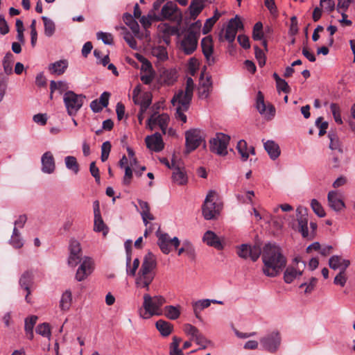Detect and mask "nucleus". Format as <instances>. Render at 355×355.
<instances>
[{
  "label": "nucleus",
  "mask_w": 355,
  "mask_h": 355,
  "mask_svg": "<svg viewBox=\"0 0 355 355\" xmlns=\"http://www.w3.org/2000/svg\"><path fill=\"white\" fill-rule=\"evenodd\" d=\"M261 254L263 263L262 271L267 277H277L286 266L287 259L282 249L275 243H266Z\"/></svg>",
  "instance_id": "f257e3e1"
},
{
  "label": "nucleus",
  "mask_w": 355,
  "mask_h": 355,
  "mask_svg": "<svg viewBox=\"0 0 355 355\" xmlns=\"http://www.w3.org/2000/svg\"><path fill=\"white\" fill-rule=\"evenodd\" d=\"M157 261L155 255L149 252L144 257L143 263L138 272L135 284L138 288L149 291L150 284L155 277Z\"/></svg>",
  "instance_id": "f03ea898"
},
{
  "label": "nucleus",
  "mask_w": 355,
  "mask_h": 355,
  "mask_svg": "<svg viewBox=\"0 0 355 355\" xmlns=\"http://www.w3.org/2000/svg\"><path fill=\"white\" fill-rule=\"evenodd\" d=\"M166 299L162 295L150 296L149 294L144 295L143 308L139 310V314L144 319H148L153 315H161L163 311L161 307L166 303Z\"/></svg>",
  "instance_id": "7ed1b4c3"
},
{
  "label": "nucleus",
  "mask_w": 355,
  "mask_h": 355,
  "mask_svg": "<svg viewBox=\"0 0 355 355\" xmlns=\"http://www.w3.org/2000/svg\"><path fill=\"white\" fill-rule=\"evenodd\" d=\"M193 94L187 93L183 89H180L175 93L171 102L175 110V118L178 120L186 123L187 116L184 112H187L191 105Z\"/></svg>",
  "instance_id": "20e7f679"
},
{
  "label": "nucleus",
  "mask_w": 355,
  "mask_h": 355,
  "mask_svg": "<svg viewBox=\"0 0 355 355\" xmlns=\"http://www.w3.org/2000/svg\"><path fill=\"white\" fill-rule=\"evenodd\" d=\"M216 195L214 191H209L202 205V215L206 220L216 218L222 209V205L214 201Z\"/></svg>",
  "instance_id": "39448f33"
},
{
  "label": "nucleus",
  "mask_w": 355,
  "mask_h": 355,
  "mask_svg": "<svg viewBox=\"0 0 355 355\" xmlns=\"http://www.w3.org/2000/svg\"><path fill=\"white\" fill-rule=\"evenodd\" d=\"M85 96L77 94L73 91H67L64 94L63 101L67 113L70 116H75L82 107Z\"/></svg>",
  "instance_id": "423d86ee"
},
{
  "label": "nucleus",
  "mask_w": 355,
  "mask_h": 355,
  "mask_svg": "<svg viewBox=\"0 0 355 355\" xmlns=\"http://www.w3.org/2000/svg\"><path fill=\"white\" fill-rule=\"evenodd\" d=\"M154 18L157 21L170 19L180 24L182 21V15L177 5L172 1H168L164 5L160 14L157 16L155 15Z\"/></svg>",
  "instance_id": "0eeeda50"
},
{
  "label": "nucleus",
  "mask_w": 355,
  "mask_h": 355,
  "mask_svg": "<svg viewBox=\"0 0 355 355\" xmlns=\"http://www.w3.org/2000/svg\"><path fill=\"white\" fill-rule=\"evenodd\" d=\"M230 141L229 135H216V137L209 140L210 151L220 156L227 155Z\"/></svg>",
  "instance_id": "6e6552de"
},
{
  "label": "nucleus",
  "mask_w": 355,
  "mask_h": 355,
  "mask_svg": "<svg viewBox=\"0 0 355 355\" xmlns=\"http://www.w3.org/2000/svg\"><path fill=\"white\" fill-rule=\"evenodd\" d=\"M200 33L194 30H188L180 42V49L186 54H192L197 48Z\"/></svg>",
  "instance_id": "1a4fd4ad"
},
{
  "label": "nucleus",
  "mask_w": 355,
  "mask_h": 355,
  "mask_svg": "<svg viewBox=\"0 0 355 355\" xmlns=\"http://www.w3.org/2000/svg\"><path fill=\"white\" fill-rule=\"evenodd\" d=\"M168 121L169 116L167 114H157L154 113L148 119L147 125L149 130H154L158 127L162 131V133H166Z\"/></svg>",
  "instance_id": "9d476101"
},
{
  "label": "nucleus",
  "mask_w": 355,
  "mask_h": 355,
  "mask_svg": "<svg viewBox=\"0 0 355 355\" xmlns=\"http://www.w3.org/2000/svg\"><path fill=\"white\" fill-rule=\"evenodd\" d=\"M69 250L68 264L71 267H75L83 259L80 243L77 240L71 239L69 242Z\"/></svg>",
  "instance_id": "9b49d317"
},
{
  "label": "nucleus",
  "mask_w": 355,
  "mask_h": 355,
  "mask_svg": "<svg viewBox=\"0 0 355 355\" xmlns=\"http://www.w3.org/2000/svg\"><path fill=\"white\" fill-rule=\"evenodd\" d=\"M182 165V161L178 159L175 155H173L171 159V169L173 170L172 178L174 182L180 185L184 184L187 182V177Z\"/></svg>",
  "instance_id": "f8f14e48"
},
{
  "label": "nucleus",
  "mask_w": 355,
  "mask_h": 355,
  "mask_svg": "<svg viewBox=\"0 0 355 355\" xmlns=\"http://www.w3.org/2000/svg\"><path fill=\"white\" fill-rule=\"evenodd\" d=\"M261 250L258 245H250L242 244L237 249V254L243 259L250 258L252 261H256L260 257Z\"/></svg>",
  "instance_id": "ddd939ff"
},
{
  "label": "nucleus",
  "mask_w": 355,
  "mask_h": 355,
  "mask_svg": "<svg viewBox=\"0 0 355 355\" xmlns=\"http://www.w3.org/2000/svg\"><path fill=\"white\" fill-rule=\"evenodd\" d=\"M157 236V245L164 254H168L171 250V246L177 249L180 245V242L178 237L171 239L168 234H160Z\"/></svg>",
  "instance_id": "4468645a"
},
{
  "label": "nucleus",
  "mask_w": 355,
  "mask_h": 355,
  "mask_svg": "<svg viewBox=\"0 0 355 355\" xmlns=\"http://www.w3.org/2000/svg\"><path fill=\"white\" fill-rule=\"evenodd\" d=\"M263 347L270 352H275L280 345L281 337L279 332H272L260 340Z\"/></svg>",
  "instance_id": "2eb2a0df"
},
{
  "label": "nucleus",
  "mask_w": 355,
  "mask_h": 355,
  "mask_svg": "<svg viewBox=\"0 0 355 355\" xmlns=\"http://www.w3.org/2000/svg\"><path fill=\"white\" fill-rule=\"evenodd\" d=\"M243 25L240 18L236 16L234 18L231 19L227 26L225 38L230 43L234 41L236 33L239 30L243 29Z\"/></svg>",
  "instance_id": "dca6fc26"
},
{
  "label": "nucleus",
  "mask_w": 355,
  "mask_h": 355,
  "mask_svg": "<svg viewBox=\"0 0 355 355\" xmlns=\"http://www.w3.org/2000/svg\"><path fill=\"white\" fill-rule=\"evenodd\" d=\"M257 109L267 119H271L275 114V107L271 104L266 105L263 95L261 92H259L257 96Z\"/></svg>",
  "instance_id": "f3484780"
},
{
  "label": "nucleus",
  "mask_w": 355,
  "mask_h": 355,
  "mask_svg": "<svg viewBox=\"0 0 355 355\" xmlns=\"http://www.w3.org/2000/svg\"><path fill=\"white\" fill-rule=\"evenodd\" d=\"M93 270V261L91 258L85 257L77 270L76 279L78 282L84 280Z\"/></svg>",
  "instance_id": "a211bd4d"
},
{
  "label": "nucleus",
  "mask_w": 355,
  "mask_h": 355,
  "mask_svg": "<svg viewBox=\"0 0 355 355\" xmlns=\"http://www.w3.org/2000/svg\"><path fill=\"white\" fill-rule=\"evenodd\" d=\"M145 143L149 150L157 153L162 151L165 146L162 135H148Z\"/></svg>",
  "instance_id": "6ab92c4d"
},
{
  "label": "nucleus",
  "mask_w": 355,
  "mask_h": 355,
  "mask_svg": "<svg viewBox=\"0 0 355 355\" xmlns=\"http://www.w3.org/2000/svg\"><path fill=\"white\" fill-rule=\"evenodd\" d=\"M19 284L21 288H24L26 292L25 300L26 302L30 303L29 295L31 293V288L34 284L33 274L31 271H25L20 277Z\"/></svg>",
  "instance_id": "aec40b11"
},
{
  "label": "nucleus",
  "mask_w": 355,
  "mask_h": 355,
  "mask_svg": "<svg viewBox=\"0 0 355 355\" xmlns=\"http://www.w3.org/2000/svg\"><path fill=\"white\" fill-rule=\"evenodd\" d=\"M297 222H298V231L302 234L304 238L309 236L308 230V219L306 217V209L303 207H298L296 210Z\"/></svg>",
  "instance_id": "412c9836"
},
{
  "label": "nucleus",
  "mask_w": 355,
  "mask_h": 355,
  "mask_svg": "<svg viewBox=\"0 0 355 355\" xmlns=\"http://www.w3.org/2000/svg\"><path fill=\"white\" fill-rule=\"evenodd\" d=\"M201 47L202 53L207 60L209 65H211L215 62V59L212 56L214 51L212 39L210 36L202 38L201 41Z\"/></svg>",
  "instance_id": "4be33fe9"
},
{
  "label": "nucleus",
  "mask_w": 355,
  "mask_h": 355,
  "mask_svg": "<svg viewBox=\"0 0 355 355\" xmlns=\"http://www.w3.org/2000/svg\"><path fill=\"white\" fill-rule=\"evenodd\" d=\"M203 144L206 148V142L200 135H186V153H189Z\"/></svg>",
  "instance_id": "5701e85b"
},
{
  "label": "nucleus",
  "mask_w": 355,
  "mask_h": 355,
  "mask_svg": "<svg viewBox=\"0 0 355 355\" xmlns=\"http://www.w3.org/2000/svg\"><path fill=\"white\" fill-rule=\"evenodd\" d=\"M42 171L44 173H53L55 169V160L53 154L47 151L43 154L41 158Z\"/></svg>",
  "instance_id": "b1692460"
},
{
  "label": "nucleus",
  "mask_w": 355,
  "mask_h": 355,
  "mask_svg": "<svg viewBox=\"0 0 355 355\" xmlns=\"http://www.w3.org/2000/svg\"><path fill=\"white\" fill-rule=\"evenodd\" d=\"M327 200L329 206L336 211H340L345 208V203L336 191H329Z\"/></svg>",
  "instance_id": "393cba45"
},
{
  "label": "nucleus",
  "mask_w": 355,
  "mask_h": 355,
  "mask_svg": "<svg viewBox=\"0 0 355 355\" xmlns=\"http://www.w3.org/2000/svg\"><path fill=\"white\" fill-rule=\"evenodd\" d=\"M202 239L208 245L212 246L217 250H222L223 248L220 238L212 231H207Z\"/></svg>",
  "instance_id": "a878e982"
},
{
  "label": "nucleus",
  "mask_w": 355,
  "mask_h": 355,
  "mask_svg": "<svg viewBox=\"0 0 355 355\" xmlns=\"http://www.w3.org/2000/svg\"><path fill=\"white\" fill-rule=\"evenodd\" d=\"M303 269L300 270L299 267L289 266L286 268L284 273V282L287 284L292 283L294 279L302 275Z\"/></svg>",
  "instance_id": "bb28decb"
},
{
  "label": "nucleus",
  "mask_w": 355,
  "mask_h": 355,
  "mask_svg": "<svg viewBox=\"0 0 355 355\" xmlns=\"http://www.w3.org/2000/svg\"><path fill=\"white\" fill-rule=\"evenodd\" d=\"M264 148L268 153L270 158L272 160H275L279 157L281 153V150L279 145L274 141L268 140L263 144Z\"/></svg>",
  "instance_id": "cd10ccee"
},
{
  "label": "nucleus",
  "mask_w": 355,
  "mask_h": 355,
  "mask_svg": "<svg viewBox=\"0 0 355 355\" xmlns=\"http://www.w3.org/2000/svg\"><path fill=\"white\" fill-rule=\"evenodd\" d=\"M155 326L162 336L165 337L169 336L173 329V325L172 324L163 320H157Z\"/></svg>",
  "instance_id": "c85d7f7f"
},
{
  "label": "nucleus",
  "mask_w": 355,
  "mask_h": 355,
  "mask_svg": "<svg viewBox=\"0 0 355 355\" xmlns=\"http://www.w3.org/2000/svg\"><path fill=\"white\" fill-rule=\"evenodd\" d=\"M68 67V62L66 60H60L59 61H56L53 63H51L49 69L51 71V73L61 75L64 73L65 70Z\"/></svg>",
  "instance_id": "c756f323"
},
{
  "label": "nucleus",
  "mask_w": 355,
  "mask_h": 355,
  "mask_svg": "<svg viewBox=\"0 0 355 355\" xmlns=\"http://www.w3.org/2000/svg\"><path fill=\"white\" fill-rule=\"evenodd\" d=\"M180 306H172V305H169V306H166L164 309V311H163V313L164 314V315L170 319V320H175L176 319H178L180 315V313H181V311H180Z\"/></svg>",
  "instance_id": "7c9ffc66"
},
{
  "label": "nucleus",
  "mask_w": 355,
  "mask_h": 355,
  "mask_svg": "<svg viewBox=\"0 0 355 355\" xmlns=\"http://www.w3.org/2000/svg\"><path fill=\"white\" fill-rule=\"evenodd\" d=\"M135 18L129 13H125L123 17L125 24L130 27L135 35H137L139 32V26Z\"/></svg>",
  "instance_id": "2f4dec72"
},
{
  "label": "nucleus",
  "mask_w": 355,
  "mask_h": 355,
  "mask_svg": "<svg viewBox=\"0 0 355 355\" xmlns=\"http://www.w3.org/2000/svg\"><path fill=\"white\" fill-rule=\"evenodd\" d=\"M116 29L121 31V34L123 35V39L128 43L130 48L133 49H136L137 48V41L135 40L133 36L128 32L125 27L116 26Z\"/></svg>",
  "instance_id": "473e14b6"
},
{
  "label": "nucleus",
  "mask_w": 355,
  "mask_h": 355,
  "mask_svg": "<svg viewBox=\"0 0 355 355\" xmlns=\"http://www.w3.org/2000/svg\"><path fill=\"white\" fill-rule=\"evenodd\" d=\"M182 341L181 338L174 336L172 338V343L169 347L170 355H184L182 349L179 347Z\"/></svg>",
  "instance_id": "72a5a7b5"
},
{
  "label": "nucleus",
  "mask_w": 355,
  "mask_h": 355,
  "mask_svg": "<svg viewBox=\"0 0 355 355\" xmlns=\"http://www.w3.org/2000/svg\"><path fill=\"white\" fill-rule=\"evenodd\" d=\"M68 84L65 81H55L51 80L50 83V90H51V98H52V94L55 91H58L60 94L64 92H67L68 89Z\"/></svg>",
  "instance_id": "f704fd0d"
},
{
  "label": "nucleus",
  "mask_w": 355,
  "mask_h": 355,
  "mask_svg": "<svg viewBox=\"0 0 355 355\" xmlns=\"http://www.w3.org/2000/svg\"><path fill=\"white\" fill-rule=\"evenodd\" d=\"M328 138L330 141L329 148L332 150H338L339 155L343 154V148L341 141L338 137V135H328Z\"/></svg>",
  "instance_id": "c9c22d12"
},
{
  "label": "nucleus",
  "mask_w": 355,
  "mask_h": 355,
  "mask_svg": "<svg viewBox=\"0 0 355 355\" xmlns=\"http://www.w3.org/2000/svg\"><path fill=\"white\" fill-rule=\"evenodd\" d=\"M163 81L167 85H172L177 79L176 71L174 69H165L161 74Z\"/></svg>",
  "instance_id": "e433bc0d"
},
{
  "label": "nucleus",
  "mask_w": 355,
  "mask_h": 355,
  "mask_svg": "<svg viewBox=\"0 0 355 355\" xmlns=\"http://www.w3.org/2000/svg\"><path fill=\"white\" fill-rule=\"evenodd\" d=\"M189 8L190 11L191 17L194 19L203 10L204 5L202 1L193 0Z\"/></svg>",
  "instance_id": "4c0bfd02"
},
{
  "label": "nucleus",
  "mask_w": 355,
  "mask_h": 355,
  "mask_svg": "<svg viewBox=\"0 0 355 355\" xmlns=\"http://www.w3.org/2000/svg\"><path fill=\"white\" fill-rule=\"evenodd\" d=\"M72 301V295L71 291H66L62 295L60 302V308L65 311L69 309Z\"/></svg>",
  "instance_id": "58836bf2"
},
{
  "label": "nucleus",
  "mask_w": 355,
  "mask_h": 355,
  "mask_svg": "<svg viewBox=\"0 0 355 355\" xmlns=\"http://www.w3.org/2000/svg\"><path fill=\"white\" fill-rule=\"evenodd\" d=\"M42 19L44 22L45 35L49 37H51L55 31V26L54 22L53 20L45 16H42Z\"/></svg>",
  "instance_id": "ea45409f"
},
{
  "label": "nucleus",
  "mask_w": 355,
  "mask_h": 355,
  "mask_svg": "<svg viewBox=\"0 0 355 355\" xmlns=\"http://www.w3.org/2000/svg\"><path fill=\"white\" fill-rule=\"evenodd\" d=\"M220 17V13L217 10H215L214 15L212 17L207 19L204 24L202 28V33L207 34L212 28L214 24Z\"/></svg>",
  "instance_id": "a19ab883"
},
{
  "label": "nucleus",
  "mask_w": 355,
  "mask_h": 355,
  "mask_svg": "<svg viewBox=\"0 0 355 355\" xmlns=\"http://www.w3.org/2000/svg\"><path fill=\"white\" fill-rule=\"evenodd\" d=\"M10 243L15 248H21L24 245L20 232L16 227L13 229Z\"/></svg>",
  "instance_id": "79ce46f5"
},
{
  "label": "nucleus",
  "mask_w": 355,
  "mask_h": 355,
  "mask_svg": "<svg viewBox=\"0 0 355 355\" xmlns=\"http://www.w3.org/2000/svg\"><path fill=\"white\" fill-rule=\"evenodd\" d=\"M152 101V95L149 92H146L142 96V99L141 102H139L140 104V114H141L143 112H146V110L148 108L150 105L151 104ZM135 102L136 103H139L137 102V100H135Z\"/></svg>",
  "instance_id": "37998d69"
},
{
  "label": "nucleus",
  "mask_w": 355,
  "mask_h": 355,
  "mask_svg": "<svg viewBox=\"0 0 355 355\" xmlns=\"http://www.w3.org/2000/svg\"><path fill=\"white\" fill-rule=\"evenodd\" d=\"M152 55L158 60L164 61L168 59V53L166 49L162 46H158L153 48Z\"/></svg>",
  "instance_id": "c03bdc74"
},
{
  "label": "nucleus",
  "mask_w": 355,
  "mask_h": 355,
  "mask_svg": "<svg viewBox=\"0 0 355 355\" xmlns=\"http://www.w3.org/2000/svg\"><path fill=\"white\" fill-rule=\"evenodd\" d=\"M237 150L241 156L243 161H246L249 157L248 148L247 143L244 140H240L237 144Z\"/></svg>",
  "instance_id": "a18cd8bd"
},
{
  "label": "nucleus",
  "mask_w": 355,
  "mask_h": 355,
  "mask_svg": "<svg viewBox=\"0 0 355 355\" xmlns=\"http://www.w3.org/2000/svg\"><path fill=\"white\" fill-rule=\"evenodd\" d=\"M183 253L187 254L189 257L194 255V248L189 241H184L182 248L178 250V255H181Z\"/></svg>",
  "instance_id": "49530a36"
},
{
  "label": "nucleus",
  "mask_w": 355,
  "mask_h": 355,
  "mask_svg": "<svg viewBox=\"0 0 355 355\" xmlns=\"http://www.w3.org/2000/svg\"><path fill=\"white\" fill-rule=\"evenodd\" d=\"M65 164L68 169L73 171L77 173L79 171V165L77 162L76 158L73 156H67L65 157Z\"/></svg>",
  "instance_id": "de8ad7c7"
},
{
  "label": "nucleus",
  "mask_w": 355,
  "mask_h": 355,
  "mask_svg": "<svg viewBox=\"0 0 355 355\" xmlns=\"http://www.w3.org/2000/svg\"><path fill=\"white\" fill-rule=\"evenodd\" d=\"M36 333L42 336L43 337L49 338L51 336V328L49 323L44 322L39 324L36 327Z\"/></svg>",
  "instance_id": "09e8293b"
},
{
  "label": "nucleus",
  "mask_w": 355,
  "mask_h": 355,
  "mask_svg": "<svg viewBox=\"0 0 355 355\" xmlns=\"http://www.w3.org/2000/svg\"><path fill=\"white\" fill-rule=\"evenodd\" d=\"M263 24L261 22H257L254 27L252 31V38L254 40H261L263 37Z\"/></svg>",
  "instance_id": "8fccbe9b"
},
{
  "label": "nucleus",
  "mask_w": 355,
  "mask_h": 355,
  "mask_svg": "<svg viewBox=\"0 0 355 355\" xmlns=\"http://www.w3.org/2000/svg\"><path fill=\"white\" fill-rule=\"evenodd\" d=\"M183 330L185 334L191 336L193 340H194L198 335L201 334L197 327L191 324H185L184 325Z\"/></svg>",
  "instance_id": "3c124183"
},
{
  "label": "nucleus",
  "mask_w": 355,
  "mask_h": 355,
  "mask_svg": "<svg viewBox=\"0 0 355 355\" xmlns=\"http://www.w3.org/2000/svg\"><path fill=\"white\" fill-rule=\"evenodd\" d=\"M311 206L314 213L319 217L322 218L325 216V211L321 204L317 200L313 199L311 202Z\"/></svg>",
  "instance_id": "603ef678"
},
{
  "label": "nucleus",
  "mask_w": 355,
  "mask_h": 355,
  "mask_svg": "<svg viewBox=\"0 0 355 355\" xmlns=\"http://www.w3.org/2000/svg\"><path fill=\"white\" fill-rule=\"evenodd\" d=\"M159 28L163 34L168 37L176 35L178 33V28L177 26H172L167 24H164L162 26H159Z\"/></svg>",
  "instance_id": "864d4df0"
},
{
  "label": "nucleus",
  "mask_w": 355,
  "mask_h": 355,
  "mask_svg": "<svg viewBox=\"0 0 355 355\" xmlns=\"http://www.w3.org/2000/svg\"><path fill=\"white\" fill-rule=\"evenodd\" d=\"M346 260L340 256L334 255L329 260V266L331 269L337 270L342 265V261Z\"/></svg>",
  "instance_id": "5fc2aeb1"
},
{
  "label": "nucleus",
  "mask_w": 355,
  "mask_h": 355,
  "mask_svg": "<svg viewBox=\"0 0 355 355\" xmlns=\"http://www.w3.org/2000/svg\"><path fill=\"white\" fill-rule=\"evenodd\" d=\"M96 37L98 40H101L105 44L110 45L113 43V37L110 33L100 31L96 33Z\"/></svg>",
  "instance_id": "6e6d98bb"
},
{
  "label": "nucleus",
  "mask_w": 355,
  "mask_h": 355,
  "mask_svg": "<svg viewBox=\"0 0 355 355\" xmlns=\"http://www.w3.org/2000/svg\"><path fill=\"white\" fill-rule=\"evenodd\" d=\"M194 340L197 345L200 346V349H206L209 345L211 344V340L207 339L202 333Z\"/></svg>",
  "instance_id": "4d7b16f0"
},
{
  "label": "nucleus",
  "mask_w": 355,
  "mask_h": 355,
  "mask_svg": "<svg viewBox=\"0 0 355 355\" xmlns=\"http://www.w3.org/2000/svg\"><path fill=\"white\" fill-rule=\"evenodd\" d=\"M315 125L319 129L318 133H327L329 123L327 121H324V119L322 116L318 117L315 120Z\"/></svg>",
  "instance_id": "13d9d810"
},
{
  "label": "nucleus",
  "mask_w": 355,
  "mask_h": 355,
  "mask_svg": "<svg viewBox=\"0 0 355 355\" xmlns=\"http://www.w3.org/2000/svg\"><path fill=\"white\" fill-rule=\"evenodd\" d=\"M106 227L102 217L100 215L98 216H94V230L96 232H103L104 229Z\"/></svg>",
  "instance_id": "bf43d9fd"
},
{
  "label": "nucleus",
  "mask_w": 355,
  "mask_h": 355,
  "mask_svg": "<svg viewBox=\"0 0 355 355\" xmlns=\"http://www.w3.org/2000/svg\"><path fill=\"white\" fill-rule=\"evenodd\" d=\"M318 282V279H316L315 277H312L311 279H310V282L309 283H303L300 286V288H304V287H306L305 288V293H311L315 286H316V284Z\"/></svg>",
  "instance_id": "052dcab7"
},
{
  "label": "nucleus",
  "mask_w": 355,
  "mask_h": 355,
  "mask_svg": "<svg viewBox=\"0 0 355 355\" xmlns=\"http://www.w3.org/2000/svg\"><path fill=\"white\" fill-rule=\"evenodd\" d=\"M330 110L334 116V118L338 123H342V119L340 114V107L336 103H331L330 105Z\"/></svg>",
  "instance_id": "680f3d73"
},
{
  "label": "nucleus",
  "mask_w": 355,
  "mask_h": 355,
  "mask_svg": "<svg viewBox=\"0 0 355 355\" xmlns=\"http://www.w3.org/2000/svg\"><path fill=\"white\" fill-rule=\"evenodd\" d=\"M347 280V277L346 273H343V272H339L338 274L335 277L334 280V284L336 285L340 286L343 287Z\"/></svg>",
  "instance_id": "e2e57ef3"
},
{
  "label": "nucleus",
  "mask_w": 355,
  "mask_h": 355,
  "mask_svg": "<svg viewBox=\"0 0 355 355\" xmlns=\"http://www.w3.org/2000/svg\"><path fill=\"white\" fill-rule=\"evenodd\" d=\"M138 59L141 62V71L147 73V72H153L152 71V65L151 63L142 55H138Z\"/></svg>",
  "instance_id": "0e129e2a"
},
{
  "label": "nucleus",
  "mask_w": 355,
  "mask_h": 355,
  "mask_svg": "<svg viewBox=\"0 0 355 355\" xmlns=\"http://www.w3.org/2000/svg\"><path fill=\"white\" fill-rule=\"evenodd\" d=\"M255 56L259 62V64L263 67L266 64V55L264 52L257 46H254Z\"/></svg>",
  "instance_id": "69168bd1"
},
{
  "label": "nucleus",
  "mask_w": 355,
  "mask_h": 355,
  "mask_svg": "<svg viewBox=\"0 0 355 355\" xmlns=\"http://www.w3.org/2000/svg\"><path fill=\"white\" fill-rule=\"evenodd\" d=\"M199 62L196 58H191L189 61L188 69L191 75L194 76L198 69Z\"/></svg>",
  "instance_id": "338daca9"
},
{
  "label": "nucleus",
  "mask_w": 355,
  "mask_h": 355,
  "mask_svg": "<svg viewBox=\"0 0 355 355\" xmlns=\"http://www.w3.org/2000/svg\"><path fill=\"white\" fill-rule=\"evenodd\" d=\"M37 320V317L36 315H32L29 318H26L25 320V331L33 330L34 326L36 324Z\"/></svg>",
  "instance_id": "774afa93"
}]
</instances>
